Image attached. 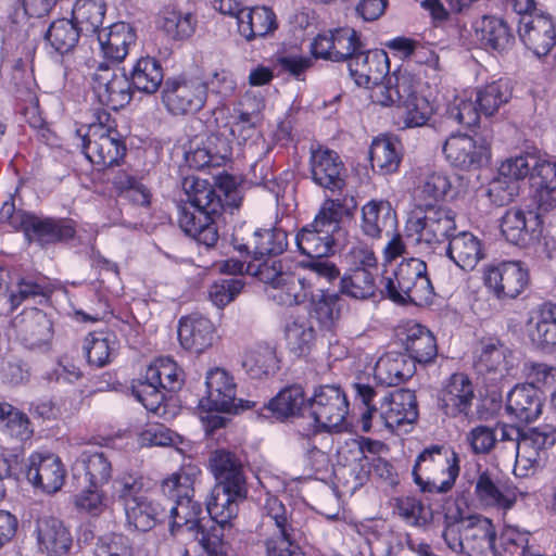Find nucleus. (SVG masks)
<instances>
[{"instance_id": "nucleus-1", "label": "nucleus", "mask_w": 556, "mask_h": 556, "mask_svg": "<svg viewBox=\"0 0 556 556\" xmlns=\"http://www.w3.org/2000/svg\"><path fill=\"white\" fill-rule=\"evenodd\" d=\"M245 274L256 277L267 286L268 296L278 305L293 306L309 299V314L320 326L330 328L340 317V299L315 288L323 277H301L291 271L288 262L282 260L249 263Z\"/></svg>"}, {"instance_id": "nucleus-2", "label": "nucleus", "mask_w": 556, "mask_h": 556, "mask_svg": "<svg viewBox=\"0 0 556 556\" xmlns=\"http://www.w3.org/2000/svg\"><path fill=\"white\" fill-rule=\"evenodd\" d=\"M351 208L338 200H326L312 224L305 226L295 237L299 251L312 260L304 265L308 269L304 277H324L331 281L339 276L336 265L324 257L333 248V233L340 228L343 217Z\"/></svg>"}, {"instance_id": "nucleus-3", "label": "nucleus", "mask_w": 556, "mask_h": 556, "mask_svg": "<svg viewBox=\"0 0 556 556\" xmlns=\"http://www.w3.org/2000/svg\"><path fill=\"white\" fill-rule=\"evenodd\" d=\"M421 83L406 70L392 73L382 85H378L371 102L386 108H394L395 124L401 128L421 127L433 113L432 104L421 96Z\"/></svg>"}, {"instance_id": "nucleus-4", "label": "nucleus", "mask_w": 556, "mask_h": 556, "mask_svg": "<svg viewBox=\"0 0 556 556\" xmlns=\"http://www.w3.org/2000/svg\"><path fill=\"white\" fill-rule=\"evenodd\" d=\"M182 189L187 200L180 206V228L199 243L213 247L218 240L214 218L223 207L219 195L212 184L197 176L185 177Z\"/></svg>"}, {"instance_id": "nucleus-5", "label": "nucleus", "mask_w": 556, "mask_h": 556, "mask_svg": "<svg viewBox=\"0 0 556 556\" xmlns=\"http://www.w3.org/2000/svg\"><path fill=\"white\" fill-rule=\"evenodd\" d=\"M172 535L197 541L202 556H229L226 544L219 541V527L212 519L200 517L202 506L193 497L176 500L169 508Z\"/></svg>"}, {"instance_id": "nucleus-6", "label": "nucleus", "mask_w": 556, "mask_h": 556, "mask_svg": "<svg viewBox=\"0 0 556 556\" xmlns=\"http://www.w3.org/2000/svg\"><path fill=\"white\" fill-rule=\"evenodd\" d=\"M380 282V294L397 304L425 305L433 294L427 265L416 257L404 258L391 273L384 270Z\"/></svg>"}, {"instance_id": "nucleus-7", "label": "nucleus", "mask_w": 556, "mask_h": 556, "mask_svg": "<svg viewBox=\"0 0 556 556\" xmlns=\"http://www.w3.org/2000/svg\"><path fill=\"white\" fill-rule=\"evenodd\" d=\"M455 230V213L451 208L432 204L415 207L405 225L407 238L424 252L434 251Z\"/></svg>"}, {"instance_id": "nucleus-8", "label": "nucleus", "mask_w": 556, "mask_h": 556, "mask_svg": "<svg viewBox=\"0 0 556 556\" xmlns=\"http://www.w3.org/2000/svg\"><path fill=\"white\" fill-rule=\"evenodd\" d=\"M459 469V458L453 450L431 445L418 455L412 473L422 492L446 493L454 486Z\"/></svg>"}, {"instance_id": "nucleus-9", "label": "nucleus", "mask_w": 556, "mask_h": 556, "mask_svg": "<svg viewBox=\"0 0 556 556\" xmlns=\"http://www.w3.org/2000/svg\"><path fill=\"white\" fill-rule=\"evenodd\" d=\"M556 443V427L544 425L520 431L515 458V472L527 477L541 467L545 459V450Z\"/></svg>"}, {"instance_id": "nucleus-10", "label": "nucleus", "mask_w": 556, "mask_h": 556, "mask_svg": "<svg viewBox=\"0 0 556 556\" xmlns=\"http://www.w3.org/2000/svg\"><path fill=\"white\" fill-rule=\"evenodd\" d=\"M307 417L312 418L315 431L342 426L349 412L344 392L337 386H320L307 399Z\"/></svg>"}, {"instance_id": "nucleus-11", "label": "nucleus", "mask_w": 556, "mask_h": 556, "mask_svg": "<svg viewBox=\"0 0 556 556\" xmlns=\"http://www.w3.org/2000/svg\"><path fill=\"white\" fill-rule=\"evenodd\" d=\"M162 101L173 115L197 113L206 102V86L198 77L168 78L162 90Z\"/></svg>"}, {"instance_id": "nucleus-12", "label": "nucleus", "mask_w": 556, "mask_h": 556, "mask_svg": "<svg viewBox=\"0 0 556 556\" xmlns=\"http://www.w3.org/2000/svg\"><path fill=\"white\" fill-rule=\"evenodd\" d=\"M485 288L497 299L516 298L529 283V270L518 261L486 264L482 269Z\"/></svg>"}, {"instance_id": "nucleus-13", "label": "nucleus", "mask_w": 556, "mask_h": 556, "mask_svg": "<svg viewBox=\"0 0 556 556\" xmlns=\"http://www.w3.org/2000/svg\"><path fill=\"white\" fill-rule=\"evenodd\" d=\"M445 160L459 169H478L490 162L491 149L480 136L456 132L450 135L443 144Z\"/></svg>"}, {"instance_id": "nucleus-14", "label": "nucleus", "mask_w": 556, "mask_h": 556, "mask_svg": "<svg viewBox=\"0 0 556 556\" xmlns=\"http://www.w3.org/2000/svg\"><path fill=\"white\" fill-rule=\"evenodd\" d=\"M92 89L98 101L114 111L127 105L132 98L129 77L119 68L104 63L92 75Z\"/></svg>"}, {"instance_id": "nucleus-15", "label": "nucleus", "mask_w": 556, "mask_h": 556, "mask_svg": "<svg viewBox=\"0 0 556 556\" xmlns=\"http://www.w3.org/2000/svg\"><path fill=\"white\" fill-rule=\"evenodd\" d=\"M205 387V395L199 401V408L202 412L237 414L242 406V400L236 397L237 386L226 370L210 369Z\"/></svg>"}, {"instance_id": "nucleus-16", "label": "nucleus", "mask_w": 556, "mask_h": 556, "mask_svg": "<svg viewBox=\"0 0 556 556\" xmlns=\"http://www.w3.org/2000/svg\"><path fill=\"white\" fill-rule=\"evenodd\" d=\"M473 494L481 507L503 511L511 509L521 495L513 483L500 479L489 470L478 472Z\"/></svg>"}, {"instance_id": "nucleus-17", "label": "nucleus", "mask_w": 556, "mask_h": 556, "mask_svg": "<svg viewBox=\"0 0 556 556\" xmlns=\"http://www.w3.org/2000/svg\"><path fill=\"white\" fill-rule=\"evenodd\" d=\"M110 129L102 125H93L83 139V152L94 165L113 166L124 156L125 144Z\"/></svg>"}, {"instance_id": "nucleus-18", "label": "nucleus", "mask_w": 556, "mask_h": 556, "mask_svg": "<svg viewBox=\"0 0 556 556\" xmlns=\"http://www.w3.org/2000/svg\"><path fill=\"white\" fill-rule=\"evenodd\" d=\"M361 47L357 33L350 27H340L319 34L311 45L312 53L316 58L330 61H349L357 54Z\"/></svg>"}, {"instance_id": "nucleus-19", "label": "nucleus", "mask_w": 556, "mask_h": 556, "mask_svg": "<svg viewBox=\"0 0 556 556\" xmlns=\"http://www.w3.org/2000/svg\"><path fill=\"white\" fill-rule=\"evenodd\" d=\"M349 71L357 86L368 88L372 93L374 89L390 76H386L389 72L388 55L382 50L359 52L349 61Z\"/></svg>"}, {"instance_id": "nucleus-20", "label": "nucleus", "mask_w": 556, "mask_h": 556, "mask_svg": "<svg viewBox=\"0 0 556 556\" xmlns=\"http://www.w3.org/2000/svg\"><path fill=\"white\" fill-rule=\"evenodd\" d=\"M519 36L523 45L536 56L547 55L556 45V26L547 13L522 17Z\"/></svg>"}, {"instance_id": "nucleus-21", "label": "nucleus", "mask_w": 556, "mask_h": 556, "mask_svg": "<svg viewBox=\"0 0 556 556\" xmlns=\"http://www.w3.org/2000/svg\"><path fill=\"white\" fill-rule=\"evenodd\" d=\"M65 469L54 454L33 453L26 465L28 481L43 492L55 493L64 484Z\"/></svg>"}, {"instance_id": "nucleus-22", "label": "nucleus", "mask_w": 556, "mask_h": 556, "mask_svg": "<svg viewBox=\"0 0 556 556\" xmlns=\"http://www.w3.org/2000/svg\"><path fill=\"white\" fill-rule=\"evenodd\" d=\"M229 154L227 143L217 135H198L189 140L185 149V161L191 168L203 169L220 166Z\"/></svg>"}, {"instance_id": "nucleus-23", "label": "nucleus", "mask_w": 556, "mask_h": 556, "mask_svg": "<svg viewBox=\"0 0 556 556\" xmlns=\"http://www.w3.org/2000/svg\"><path fill=\"white\" fill-rule=\"evenodd\" d=\"M501 230L508 242L518 247L532 244L541 235L542 219L534 212L510 208L502 217Z\"/></svg>"}, {"instance_id": "nucleus-24", "label": "nucleus", "mask_w": 556, "mask_h": 556, "mask_svg": "<svg viewBox=\"0 0 556 556\" xmlns=\"http://www.w3.org/2000/svg\"><path fill=\"white\" fill-rule=\"evenodd\" d=\"M473 399L475 388L470 378L463 372H455L439 392V407L451 417L468 415Z\"/></svg>"}, {"instance_id": "nucleus-25", "label": "nucleus", "mask_w": 556, "mask_h": 556, "mask_svg": "<svg viewBox=\"0 0 556 556\" xmlns=\"http://www.w3.org/2000/svg\"><path fill=\"white\" fill-rule=\"evenodd\" d=\"M243 497V490H225V486L214 485L206 501V510L219 527V541H224L225 531H230L238 519L239 501Z\"/></svg>"}, {"instance_id": "nucleus-26", "label": "nucleus", "mask_w": 556, "mask_h": 556, "mask_svg": "<svg viewBox=\"0 0 556 556\" xmlns=\"http://www.w3.org/2000/svg\"><path fill=\"white\" fill-rule=\"evenodd\" d=\"M378 418L389 429L413 424L418 418L416 395L407 389H399L383 397Z\"/></svg>"}, {"instance_id": "nucleus-27", "label": "nucleus", "mask_w": 556, "mask_h": 556, "mask_svg": "<svg viewBox=\"0 0 556 556\" xmlns=\"http://www.w3.org/2000/svg\"><path fill=\"white\" fill-rule=\"evenodd\" d=\"M37 548L45 556H62L72 545V535L63 521L52 516H41L36 522Z\"/></svg>"}, {"instance_id": "nucleus-28", "label": "nucleus", "mask_w": 556, "mask_h": 556, "mask_svg": "<svg viewBox=\"0 0 556 556\" xmlns=\"http://www.w3.org/2000/svg\"><path fill=\"white\" fill-rule=\"evenodd\" d=\"M137 34L129 23L117 22L98 33L102 56L112 63H121L136 43Z\"/></svg>"}, {"instance_id": "nucleus-29", "label": "nucleus", "mask_w": 556, "mask_h": 556, "mask_svg": "<svg viewBox=\"0 0 556 556\" xmlns=\"http://www.w3.org/2000/svg\"><path fill=\"white\" fill-rule=\"evenodd\" d=\"M447 257L463 270H472L485 257L482 240L470 231L453 233L445 249Z\"/></svg>"}, {"instance_id": "nucleus-30", "label": "nucleus", "mask_w": 556, "mask_h": 556, "mask_svg": "<svg viewBox=\"0 0 556 556\" xmlns=\"http://www.w3.org/2000/svg\"><path fill=\"white\" fill-rule=\"evenodd\" d=\"M208 468L215 485L225 486V490H243V464L236 453L225 448L211 452Z\"/></svg>"}, {"instance_id": "nucleus-31", "label": "nucleus", "mask_w": 556, "mask_h": 556, "mask_svg": "<svg viewBox=\"0 0 556 556\" xmlns=\"http://www.w3.org/2000/svg\"><path fill=\"white\" fill-rule=\"evenodd\" d=\"M341 172L342 163L336 152L320 147L312 150L311 174L316 185L331 191L341 190L344 186Z\"/></svg>"}, {"instance_id": "nucleus-32", "label": "nucleus", "mask_w": 556, "mask_h": 556, "mask_svg": "<svg viewBox=\"0 0 556 556\" xmlns=\"http://www.w3.org/2000/svg\"><path fill=\"white\" fill-rule=\"evenodd\" d=\"M264 516L262 527L274 528L270 538L281 544H293L301 539V531L293 526L291 513L277 497L270 496L263 507Z\"/></svg>"}, {"instance_id": "nucleus-33", "label": "nucleus", "mask_w": 556, "mask_h": 556, "mask_svg": "<svg viewBox=\"0 0 556 556\" xmlns=\"http://www.w3.org/2000/svg\"><path fill=\"white\" fill-rule=\"evenodd\" d=\"M543 392L531 384H518L507 395L506 412L523 422H532L542 414Z\"/></svg>"}, {"instance_id": "nucleus-34", "label": "nucleus", "mask_w": 556, "mask_h": 556, "mask_svg": "<svg viewBox=\"0 0 556 556\" xmlns=\"http://www.w3.org/2000/svg\"><path fill=\"white\" fill-rule=\"evenodd\" d=\"M76 468L84 471L85 481L91 488H102L113 475L110 455L97 447H87L81 451L76 460Z\"/></svg>"}, {"instance_id": "nucleus-35", "label": "nucleus", "mask_w": 556, "mask_h": 556, "mask_svg": "<svg viewBox=\"0 0 556 556\" xmlns=\"http://www.w3.org/2000/svg\"><path fill=\"white\" fill-rule=\"evenodd\" d=\"M528 336L536 348L556 346V304L545 303L531 313Z\"/></svg>"}, {"instance_id": "nucleus-36", "label": "nucleus", "mask_w": 556, "mask_h": 556, "mask_svg": "<svg viewBox=\"0 0 556 556\" xmlns=\"http://www.w3.org/2000/svg\"><path fill=\"white\" fill-rule=\"evenodd\" d=\"M414 351L416 353L412 355L396 353L393 358H379L376 370L380 375L381 368L387 367L389 384H399L415 374L416 363L428 364L438 355V350H428L425 354H420L419 350Z\"/></svg>"}, {"instance_id": "nucleus-37", "label": "nucleus", "mask_w": 556, "mask_h": 556, "mask_svg": "<svg viewBox=\"0 0 556 556\" xmlns=\"http://www.w3.org/2000/svg\"><path fill=\"white\" fill-rule=\"evenodd\" d=\"M22 231L29 242H37L42 247L55 241L67 240L74 236V229L71 225L39 218L31 214L28 216Z\"/></svg>"}, {"instance_id": "nucleus-38", "label": "nucleus", "mask_w": 556, "mask_h": 556, "mask_svg": "<svg viewBox=\"0 0 556 556\" xmlns=\"http://www.w3.org/2000/svg\"><path fill=\"white\" fill-rule=\"evenodd\" d=\"M213 330L212 321L201 314L181 317L177 329L180 348H211Z\"/></svg>"}, {"instance_id": "nucleus-39", "label": "nucleus", "mask_w": 556, "mask_h": 556, "mask_svg": "<svg viewBox=\"0 0 556 556\" xmlns=\"http://www.w3.org/2000/svg\"><path fill=\"white\" fill-rule=\"evenodd\" d=\"M530 180L541 206H556V162L535 155Z\"/></svg>"}, {"instance_id": "nucleus-40", "label": "nucleus", "mask_w": 556, "mask_h": 556, "mask_svg": "<svg viewBox=\"0 0 556 556\" xmlns=\"http://www.w3.org/2000/svg\"><path fill=\"white\" fill-rule=\"evenodd\" d=\"M465 542L467 553L495 552L496 530L492 520L482 515L466 516Z\"/></svg>"}, {"instance_id": "nucleus-41", "label": "nucleus", "mask_w": 556, "mask_h": 556, "mask_svg": "<svg viewBox=\"0 0 556 556\" xmlns=\"http://www.w3.org/2000/svg\"><path fill=\"white\" fill-rule=\"evenodd\" d=\"M395 225L396 214L389 201L371 200L362 207L361 227L366 236L378 238L383 229Z\"/></svg>"}, {"instance_id": "nucleus-42", "label": "nucleus", "mask_w": 556, "mask_h": 556, "mask_svg": "<svg viewBox=\"0 0 556 556\" xmlns=\"http://www.w3.org/2000/svg\"><path fill=\"white\" fill-rule=\"evenodd\" d=\"M127 525L135 530L148 531L166 515V509L160 503L143 496L124 507Z\"/></svg>"}, {"instance_id": "nucleus-43", "label": "nucleus", "mask_w": 556, "mask_h": 556, "mask_svg": "<svg viewBox=\"0 0 556 556\" xmlns=\"http://www.w3.org/2000/svg\"><path fill=\"white\" fill-rule=\"evenodd\" d=\"M80 33L83 30L74 20L59 18L52 22L45 35L49 53L64 55L71 52L76 47Z\"/></svg>"}, {"instance_id": "nucleus-44", "label": "nucleus", "mask_w": 556, "mask_h": 556, "mask_svg": "<svg viewBox=\"0 0 556 556\" xmlns=\"http://www.w3.org/2000/svg\"><path fill=\"white\" fill-rule=\"evenodd\" d=\"M401 160V142L396 138L382 136L371 142V166L380 174L388 175L396 172Z\"/></svg>"}, {"instance_id": "nucleus-45", "label": "nucleus", "mask_w": 556, "mask_h": 556, "mask_svg": "<svg viewBox=\"0 0 556 556\" xmlns=\"http://www.w3.org/2000/svg\"><path fill=\"white\" fill-rule=\"evenodd\" d=\"M128 77L132 90L153 93L160 88L164 74L157 60L151 56H142L136 61Z\"/></svg>"}, {"instance_id": "nucleus-46", "label": "nucleus", "mask_w": 556, "mask_h": 556, "mask_svg": "<svg viewBox=\"0 0 556 556\" xmlns=\"http://www.w3.org/2000/svg\"><path fill=\"white\" fill-rule=\"evenodd\" d=\"M476 37L485 49L497 52L506 50L511 40L506 23L495 16H483L477 22Z\"/></svg>"}, {"instance_id": "nucleus-47", "label": "nucleus", "mask_w": 556, "mask_h": 556, "mask_svg": "<svg viewBox=\"0 0 556 556\" xmlns=\"http://www.w3.org/2000/svg\"><path fill=\"white\" fill-rule=\"evenodd\" d=\"M199 475L200 470L194 466L182 467L162 481L161 492L173 503L194 497V483Z\"/></svg>"}, {"instance_id": "nucleus-48", "label": "nucleus", "mask_w": 556, "mask_h": 556, "mask_svg": "<svg viewBox=\"0 0 556 556\" xmlns=\"http://www.w3.org/2000/svg\"><path fill=\"white\" fill-rule=\"evenodd\" d=\"M195 24L197 20L193 14L174 8L163 10L159 18L161 30L174 40H184L191 37L195 30Z\"/></svg>"}, {"instance_id": "nucleus-49", "label": "nucleus", "mask_w": 556, "mask_h": 556, "mask_svg": "<svg viewBox=\"0 0 556 556\" xmlns=\"http://www.w3.org/2000/svg\"><path fill=\"white\" fill-rule=\"evenodd\" d=\"M387 47L401 59L413 56L416 62L422 63L432 70H439V55L432 46H422L406 37H396L387 42Z\"/></svg>"}, {"instance_id": "nucleus-50", "label": "nucleus", "mask_w": 556, "mask_h": 556, "mask_svg": "<svg viewBox=\"0 0 556 556\" xmlns=\"http://www.w3.org/2000/svg\"><path fill=\"white\" fill-rule=\"evenodd\" d=\"M270 408L281 417L301 416L307 417V400L300 384H293L281 390L270 401Z\"/></svg>"}, {"instance_id": "nucleus-51", "label": "nucleus", "mask_w": 556, "mask_h": 556, "mask_svg": "<svg viewBox=\"0 0 556 556\" xmlns=\"http://www.w3.org/2000/svg\"><path fill=\"white\" fill-rule=\"evenodd\" d=\"M475 96L480 112L485 116H492L509 101L511 89L506 80L500 79L479 88Z\"/></svg>"}, {"instance_id": "nucleus-52", "label": "nucleus", "mask_w": 556, "mask_h": 556, "mask_svg": "<svg viewBox=\"0 0 556 556\" xmlns=\"http://www.w3.org/2000/svg\"><path fill=\"white\" fill-rule=\"evenodd\" d=\"M146 372L148 380L159 383L166 391L180 389L184 381L182 369L169 357L156 358L148 366Z\"/></svg>"}, {"instance_id": "nucleus-53", "label": "nucleus", "mask_w": 556, "mask_h": 556, "mask_svg": "<svg viewBox=\"0 0 556 556\" xmlns=\"http://www.w3.org/2000/svg\"><path fill=\"white\" fill-rule=\"evenodd\" d=\"M381 282L376 281L375 273L367 270H351L345 268L341 278V291L355 299H367L380 292Z\"/></svg>"}, {"instance_id": "nucleus-54", "label": "nucleus", "mask_w": 556, "mask_h": 556, "mask_svg": "<svg viewBox=\"0 0 556 556\" xmlns=\"http://www.w3.org/2000/svg\"><path fill=\"white\" fill-rule=\"evenodd\" d=\"M105 12L106 5L102 0H76L73 7L74 21L86 33H99Z\"/></svg>"}, {"instance_id": "nucleus-55", "label": "nucleus", "mask_w": 556, "mask_h": 556, "mask_svg": "<svg viewBox=\"0 0 556 556\" xmlns=\"http://www.w3.org/2000/svg\"><path fill=\"white\" fill-rule=\"evenodd\" d=\"M0 421L4 424V432L18 442H25L34 434L28 416L9 403H0Z\"/></svg>"}, {"instance_id": "nucleus-56", "label": "nucleus", "mask_w": 556, "mask_h": 556, "mask_svg": "<svg viewBox=\"0 0 556 556\" xmlns=\"http://www.w3.org/2000/svg\"><path fill=\"white\" fill-rule=\"evenodd\" d=\"M165 391L159 383H154L147 379V374L143 380H139L132 387V394L151 413L164 417L167 414L165 405Z\"/></svg>"}, {"instance_id": "nucleus-57", "label": "nucleus", "mask_w": 556, "mask_h": 556, "mask_svg": "<svg viewBox=\"0 0 556 556\" xmlns=\"http://www.w3.org/2000/svg\"><path fill=\"white\" fill-rule=\"evenodd\" d=\"M479 106L473 91L463 90L447 106V115L458 124L473 126L479 121Z\"/></svg>"}, {"instance_id": "nucleus-58", "label": "nucleus", "mask_w": 556, "mask_h": 556, "mask_svg": "<svg viewBox=\"0 0 556 556\" xmlns=\"http://www.w3.org/2000/svg\"><path fill=\"white\" fill-rule=\"evenodd\" d=\"M254 253L260 256L280 254L288 247L286 230L280 227L260 228L253 235Z\"/></svg>"}, {"instance_id": "nucleus-59", "label": "nucleus", "mask_w": 556, "mask_h": 556, "mask_svg": "<svg viewBox=\"0 0 556 556\" xmlns=\"http://www.w3.org/2000/svg\"><path fill=\"white\" fill-rule=\"evenodd\" d=\"M378 443L368 442L365 447L370 453L369 455H363L359 459V466L363 471V476L367 477L371 475L381 479L390 485H394L397 483V475L394 470V467L384 458H381L376 455L374 452V446Z\"/></svg>"}, {"instance_id": "nucleus-60", "label": "nucleus", "mask_w": 556, "mask_h": 556, "mask_svg": "<svg viewBox=\"0 0 556 556\" xmlns=\"http://www.w3.org/2000/svg\"><path fill=\"white\" fill-rule=\"evenodd\" d=\"M397 343L404 348H437L433 333L425 326L407 321L395 329Z\"/></svg>"}, {"instance_id": "nucleus-61", "label": "nucleus", "mask_w": 556, "mask_h": 556, "mask_svg": "<svg viewBox=\"0 0 556 556\" xmlns=\"http://www.w3.org/2000/svg\"><path fill=\"white\" fill-rule=\"evenodd\" d=\"M395 509L400 517L414 527H426L432 520L430 507L414 496H404L395 500Z\"/></svg>"}, {"instance_id": "nucleus-62", "label": "nucleus", "mask_w": 556, "mask_h": 556, "mask_svg": "<svg viewBox=\"0 0 556 556\" xmlns=\"http://www.w3.org/2000/svg\"><path fill=\"white\" fill-rule=\"evenodd\" d=\"M5 12L0 9V40L3 43L21 42L27 37V23L21 9L16 8L12 12Z\"/></svg>"}, {"instance_id": "nucleus-63", "label": "nucleus", "mask_w": 556, "mask_h": 556, "mask_svg": "<svg viewBox=\"0 0 556 556\" xmlns=\"http://www.w3.org/2000/svg\"><path fill=\"white\" fill-rule=\"evenodd\" d=\"M418 197L426 201L439 202L452 192V184L443 172L428 174L418 188Z\"/></svg>"}, {"instance_id": "nucleus-64", "label": "nucleus", "mask_w": 556, "mask_h": 556, "mask_svg": "<svg viewBox=\"0 0 556 556\" xmlns=\"http://www.w3.org/2000/svg\"><path fill=\"white\" fill-rule=\"evenodd\" d=\"M535 154H520L506 159L503 161L497 169L501 177H506L510 181L517 182L520 188V182L531 176Z\"/></svg>"}]
</instances>
